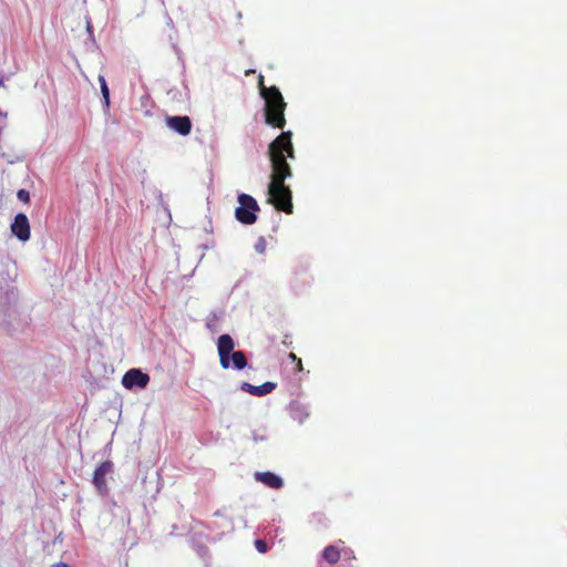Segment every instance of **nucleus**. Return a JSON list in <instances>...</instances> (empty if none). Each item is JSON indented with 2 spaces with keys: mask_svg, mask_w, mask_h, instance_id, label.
<instances>
[{
  "mask_svg": "<svg viewBox=\"0 0 567 567\" xmlns=\"http://www.w3.org/2000/svg\"><path fill=\"white\" fill-rule=\"evenodd\" d=\"M288 357L293 362V364H296L295 370L297 372H301L303 370V365H302L301 359L298 358L293 352H290Z\"/></svg>",
  "mask_w": 567,
  "mask_h": 567,
  "instance_id": "4468645a",
  "label": "nucleus"
},
{
  "mask_svg": "<svg viewBox=\"0 0 567 567\" xmlns=\"http://www.w3.org/2000/svg\"><path fill=\"white\" fill-rule=\"evenodd\" d=\"M238 203L239 206L235 210L236 219L241 224L252 225L257 220V212H259L257 200L248 194H240Z\"/></svg>",
  "mask_w": 567,
  "mask_h": 567,
  "instance_id": "20e7f679",
  "label": "nucleus"
},
{
  "mask_svg": "<svg viewBox=\"0 0 567 567\" xmlns=\"http://www.w3.org/2000/svg\"><path fill=\"white\" fill-rule=\"evenodd\" d=\"M17 197H18L19 200H21V202H23L25 204H28L30 202V194L25 189L18 190Z\"/></svg>",
  "mask_w": 567,
  "mask_h": 567,
  "instance_id": "2eb2a0df",
  "label": "nucleus"
},
{
  "mask_svg": "<svg viewBox=\"0 0 567 567\" xmlns=\"http://www.w3.org/2000/svg\"><path fill=\"white\" fill-rule=\"evenodd\" d=\"M277 384L274 382H265L261 385H252L248 382H243L240 389L255 396H264L276 389Z\"/></svg>",
  "mask_w": 567,
  "mask_h": 567,
  "instance_id": "9b49d317",
  "label": "nucleus"
},
{
  "mask_svg": "<svg viewBox=\"0 0 567 567\" xmlns=\"http://www.w3.org/2000/svg\"><path fill=\"white\" fill-rule=\"evenodd\" d=\"M282 343L287 347H289L291 344V342L289 340H284Z\"/></svg>",
  "mask_w": 567,
  "mask_h": 567,
  "instance_id": "a211bd4d",
  "label": "nucleus"
},
{
  "mask_svg": "<svg viewBox=\"0 0 567 567\" xmlns=\"http://www.w3.org/2000/svg\"><path fill=\"white\" fill-rule=\"evenodd\" d=\"M235 343L229 334H221L217 340V352L220 367L225 370L233 367L243 370L247 367V358L243 351H235Z\"/></svg>",
  "mask_w": 567,
  "mask_h": 567,
  "instance_id": "7ed1b4c3",
  "label": "nucleus"
},
{
  "mask_svg": "<svg viewBox=\"0 0 567 567\" xmlns=\"http://www.w3.org/2000/svg\"><path fill=\"white\" fill-rule=\"evenodd\" d=\"M255 480L267 487L279 489L284 486L282 478L272 472H256Z\"/></svg>",
  "mask_w": 567,
  "mask_h": 567,
  "instance_id": "9d476101",
  "label": "nucleus"
},
{
  "mask_svg": "<svg viewBox=\"0 0 567 567\" xmlns=\"http://www.w3.org/2000/svg\"><path fill=\"white\" fill-rule=\"evenodd\" d=\"M342 553L344 555L353 557V551L351 549H347L344 546V542L339 539L334 544L326 546L322 550L321 556L324 561H327L330 565H334L340 560Z\"/></svg>",
  "mask_w": 567,
  "mask_h": 567,
  "instance_id": "423d86ee",
  "label": "nucleus"
},
{
  "mask_svg": "<svg viewBox=\"0 0 567 567\" xmlns=\"http://www.w3.org/2000/svg\"><path fill=\"white\" fill-rule=\"evenodd\" d=\"M255 547L261 554H264V553H266L268 550V545L262 539L255 540Z\"/></svg>",
  "mask_w": 567,
  "mask_h": 567,
  "instance_id": "dca6fc26",
  "label": "nucleus"
},
{
  "mask_svg": "<svg viewBox=\"0 0 567 567\" xmlns=\"http://www.w3.org/2000/svg\"><path fill=\"white\" fill-rule=\"evenodd\" d=\"M150 382L148 374L142 372L138 369L128 370L122 379V384L126 389H132L134 386H138L141 389L145 388Z\"/></svg>",
  "mask_w": 567,
  "mask_h": 567,
  "instance_id": "6e6552de",
  "label": "nucleus"
},
{
  "mask_svg": "<svg viewBox=\"0 0 567 567\" xmlns=\"http://www.w3.org/2000/svg\"><path fill=\"white\" fill-rule=\"evenodd\" d=\"M166 124L171 130L183 136L188 135L192 130V122L188 116H167Z\"/></svg>",
  "mask_w": 567,
  "mask_h": 567,
  "instance_id": "1a4fd4ad",
  "label": "nucleus"
},
{
  "mask_svg": "<svg viewBox=\"0 0 567 567\" xmlns=\"http://www.w3.org/2000/svg\"><path fill=\"white\" fill-rule=\"evenodd\" d=\"M2 85H3V80H2V79H0V86H2Z\"/></svg>",
  "mask_w": 567,
  "mask_h": 567,
  "instance_id": "6ab92c4d",
  "label": "nucleus"
},
{
  "mask_svg": "<svg viewBox=\"0 0 567 567\" xmlns=\"http://www.w3.org/2000/svg\"><path fill=\"white\" fill-rule=\"evenodd\" d=\"M113 472H114V464L110 460L102 462L95 468V471L93 473L92 483L101 496H106L109 494L106 476L111 475Z\"/></svg>",
  "mask_w": 567,
  "mask_h": 567,
  "instance_id": "39448f33",
  "label": "nucleus"
},
{
  "mask_svg": "<svg viewBox=\"0 0 567 567\" xmlns=\"http://www.w3.org/2000/svg\"><path fill=\"white\" fill-rule=\"evenodd\" d=\"M215 516H216V518L220 519V522H218V520L214 522L215 527H217V528L225 527L228 530H233L234 529V522H233V519L230 517H228L227 515H225L223 512L217 511L215 513Z\"/></svg>",
  "mask_w": 567,
  "mask_h": 567,
  "instance_id": "f8f14e48",
  "label": "nucleus"
},
{
  "mask_svg": "<svg viewBox=\"0 0 567 567\" xmlns=\"http://www.w3.org/2000/svg\"><path fill=\"white\" fill-rule=\"evenodd\" d=\"M11 231L21 241L30 239V223L25 214L19 213L16 215L14 220L11 224Z\"/></svg>",
  "mask_w": 567,
  "mask_h": 567,
  "instance_id": "0eeeda50",
  "label": "nucleus"
},
{
  "mask_svg": "<svg viewBox=\"0 0 567 567\" xmlns=\"http://www.w3.org/2000/svg\"><path fill=\"white\" fill-rule=\"evenodd\" d=\"M258 85L260 94L265 99V122L276 128H284L286 125V103L277 86L266 87L264 76L259 75Z\"/></svg>",
  "mask_w": 567,
  "mask_h": 567,
  "instance_id": "f03ea898",
  "label": "nucleus"
},
{
  "mask_svg": "<svg viewBox=\"0 0 567 567\" xmlns=\"http://www.w3.org/2000/svg\"><path fill=\"white\" fill-rule=\"evenodd\" d=\"M292 133L282 132L268 147L271 174L268 184V203L277 210L286 214L293 213L292 192L285 185V181L292 176V169L287 158L295 157V150L291 142Z\"/></svg>",
  "mask_w": 567,
  "mask_h": 567,
  "instance_id": "f257e3e1",
  "label": "nucleus"
},
{
  "mask_svg": "<svg viewBox=\"0 0 567 567\" xmlns=\"http://www.w3.org/2000/svg\"><path fill=\"white\" fill-rule=\"evenodd\" d=\"M99 82L101 84V92L103 94L104 103H105L106 106H109V104H110V91H109V87H107V84H106V81H105L104 76L100 75L99 76Z\"/></svg>",
  "mask_w": 567,
  "mask_h": 567,
  "instance_id": "ddd939ff",
  "label": "nucleus"
},
{
  "mask_svg": "<svg viewBox=\"0 0 567 567\" xmlns=\"http://www.w3.org/2000/svg\"><path fill=\"white\" fill-rule=\"evenodd\" d=\"M54 567H71V566H70V565H68L66 563H62V561H60V563H56V564L54 565Z\"/></svg>",
  "mask_w": 567,
  "mask_h": 567,
  "instance_id": "f3484780",
  "label": "nucleus"
}]
</instances>
